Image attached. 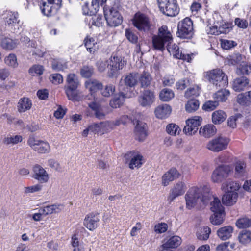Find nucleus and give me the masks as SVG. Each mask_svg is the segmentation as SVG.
<instances>
[{
	"label": "nucleus",
	"instance_id": "nucleus-1",
	"mask_svg": "<svg viewBox=\"0 0 251 251\" xmlns=\"http://www.w3.org/2000/svg\"><path fill=\"white\" fill-rule=\"evenodd\" d=\"M206 189H189L185 196L186 207L190 209L193 208L199 201H201L204 204L213 198L211 202V210L213 212H224V208L222 206L220 200L205 191Z\"/></svg>",
	"mask_w": 251,
	"mask_h": 251
},
{
	"label": "nucleus",
	"instance_id": "nucleus-2",
	"mask_svg": "<svg viewBox=\"0 0 251 251\" xmlns=\"http://www.w3.org/2000/svg\"><path fill=\"white\" fill-rule=\"evenodd\" d=\"M173 41V38L171 32L168 30V27L163 25L159 28L158 35L153 36L152 42L153 48L155 50L162 51L164 49L165 45L170 43Z\"/></svg>",
	"mask_w": 251,
	"mask_h": 251
},
{
	"label": "nucleus",
	"instance_id": "nucleus-3",
	"mask_svg": "<svg viewBox=\"0 0 251 251\" xmlns=\"http://www.w3.org/2000/svg\"><path fill=\"white\" fill-rule=\"evenodd\" d=\"M205 78L217 87H225L228 85L227 76L220 69H215L205 73Z\"/></svg>",
	"mask_w": 251,
	"mask_h": 251
},
{
	"label": "nucleus",
	"instance_id": "nucleus-4",
	"mask_svg": "<svg viewBox=\"0 0 251 251\" xmlns=\"http://www.w3.org/2000/svg\"><path fill=\"white\" fill-rule=\"evenodd\" d=\"M176 35L183 39H190L193 36V25L190 18L186 17L178 22Z\"/></svg>",
	"mask_w": 251,
	"mask_h": 251
},
{
	"label": "nucleus",
	"instance_id": "nucleus-5",
	"mask_svg": "<svg viewBox=\"0 0 251 251\" xmlns=\"http://www.w3.org/2000/svg\"><path fill=\"white\" fill-rule=\"evenodd\" d=\"M160 11L165 15L174 17L179 10L176 0H157Z\"/></svg>",
	"mask_w": 251,
	"mask_h": 251
},
{
	"label": "nucleus",
	"instance_id": "nucleus-6",
	"mask_svg": "<svg viewBox=\"0 0 251 251\" xmlns=\"http://www.w3.org/2000/svg\"><path fill=\"white\" fill-rule=\"evenodd\" d=\"M103 11L108 25L111 27H116L122 24L123 17L116 8L107 9L104 7Z\"/></svg>",
	"mask_w": 251,
	"mask_h": 251
},
{
	"label": "nucleus",
	"instance_id": "nucleus-7",
	"mask_svg": "<svg viewBox=\"0 0 251 251\" xmlns=\"http://www.w3.org/2000/svg\"><path fill=\"white\" fill-rule=\"evenodd\" d=\"M232 170V167L229 165H220L213 172L211 176L212 181L214 183L221 182L228 177Z\"/></svg>",
	"mask_w": 251,
	"mask_h": 251
},
{
	"label": "nucleus",
	"instance_id": "nucleus-8",
	"mask_svg": "<svg viewBox=\"0 0 251 251\" xmlns=\"http://www.w3.org/2000/svg\"><path fill=\"white\" fill-rule=\"evenodd\" d=\"M126 62L121 57L112 56L111 57L110 69L108 75L110 77H117L119 75V71L123 68Z\"/></svg>",
	"mask_w": 251,
	"mask_h": 251
},
{
	"label": "nucleus",
	"instance_id": "nucleus-9",
	"mask_svg": "<svg viewBox=\"0 0 251 251\" xmlns=\"http://www.w3.org/2000/svg\"><path fill=\"white\" fill-rule=\"evenodd\" d=\"M229 143L227 138L220 136L210 140L207 144L206 147L214 152H219L226 149Z\"/></svg>",
	"mask_w": 251,
	"mask_h": 251
},
{
	"label": "nucleus",
	"instance_id": "nucleus-10",
	"mask_svg": "<svg viewBox=\"0 0 251 251\" xmlns=\"http://www.w3.org/2000/svg\"><path fill=\"white\" fill-rule=\"evenodd\" d=\"M139 74L137 73H131L123 76L119 83V88L120 91H125L126 87H133L137 84Z\"/></svg>",
	"mask_w": 251,
	"mask_h": 251
},
{
	"label": "nucleus",
	"instance_id": "nucleus-11",
	"mask_svg": "<svg viewBox=\"0 0 251 251\" xmlns=\"http://www.w3.org/2000/svg\"><path fill=\"white\" fill-rule=\"evenodd\" d=\"M133 24L140 31H148L149 30L151 24L148 18L144 14L136 13L133 19Z\"/></svg>",
	"mask_w": 251,
	"mask_h": 251
},
{
	"label": "nucleus",
	"instance_id": "nucleus-12",
	"mask_svg": "<svg viewBox=\"0 0 251 251\" xmlns=\"http://www.w3.org/2000/svg\"><path fill=\"white\" fill-rule=\"evenodd\" d=\"M201 117L195 116L186 120L183 132L187 135H194L197 132L198 127L201 125Z\"/></svg>",
	"mask_w": 251,
	"mask_h": 251
},
{
	"label": "nucleus",
	"instance_id": "nucleus-13",
	"mask_svg": "<svg viewBox=\"0 0 251 251\" xmlns=\"http://www.w3.org/2000/svg\"><path fill=\"white\" fill-rule=\"evenodd\" d=\"M167 48L168 52L171 54H172L174 57L182 59L188 62L191 61L192 59L191 55L189 54H185L182 51L180 52L178 46L175 44H173L172 41L170 42V43H167Z\"/></svg>",
	"mask_w": 251,
	"mask_h": 251
},
{
	"label": "nucleus",
	"instance_id": "nucleus-14",
	"mask_svg": "<svg viewBox=\"0 0 251 251\" xmlns=\"http://www.w3.org/2000/svg\"><path fill=\"white\" fill-rule=\"evenodd\" d=\"M107 0H92L90 6L86 2L82 6V11L84 15H93L95 14L99 10V4L100 2L101 5L104 4Z\"/></svg>",
	"mask_w": 251,
	"mask_h": 251
},
{
	"label": "nucleus",
	"instance_id": "nucleus-15",
	"mask_svg": "<svg viewBox=\"0 0 251 251\" xmlns=\"http://www.w3.org/2000/svg\"><path fill=\"white\" fill-rule=\"evenodd\" d=\"M99 221V217L97 214L90 213L86 216L83 223L87 229L93 231L98 226Z\"/></svg>",
	"mask_w": 251,
	"mask_h": 251
},
{
	"label": "nucleus",
	"instance_id": "nucleus-16",
	"mask_svg": "<svg viewBox=\"0 0 251 251\" xmlns=\"http://www.w3.org/2000/svg\"><path fill=\"white\" fill-rule=\"evenodd\" d=\"M250 87V80L245 76L235 78L232 83V88L236 92L247 89Z\"/></svg>",
	"mask_w": 251,
	"mask_h": 251
},
{
	"label": "nucleus",
	"instance_id": "nucleus-17",
	"mask_svg": "<svg viewBox=\"0 0 251 251\" xmlns=\"http://www.w3.org/2000/svg\"><path fill=\"white\" fill-rule=\"evenodd\" d=\"M33 177L41 183L47 182L49 179L48 174L45 169L39 165H36L33 168Z\"/></svg>",
	"mask_w": 251,
	"mask_h": 251
},
{
	"label": "nucleus",
	"instance_id": "nucleus-18",
	"mask_svg": "<svg viewBox=\"0 0 251 251\" xmlns=\"http://www.w3.org/2000/svg\"><path fill=\"white\" fill-rule=\"evenodd\" d=\"M154 100V93L150 90H145L139 98V102L143 107L150 106Z\"/></svg>",
	"mask_w": 251,
	"mask_h": 251
},
{
	"label": "nucleus",
	"instance_id": "nucleus-19",
	"mask_svg": "<svg viewBox=\"0 0 251 251\" xmlns=\"http://www.w3.org/2000/svg\"><path fill=\"white\" fill-rule=\"evenodd\" d=\"M172 112L171 107L167 104H162L157 106L154 110L156 118L160 119H165L169 116Z\"/></svg>",
	"mask_w": 251,
	"mask_h": 251
},
{
	"label": "nucleus",
	"instance_id": "nucleus-20",
	"mask_svg": "<svg viewBox=\"0 0 251 251\" xmlns=\"http://www.w3.org/2000/svg\"><path fill=\"white\" fill-rule=\"evenodd\" d=\"M238 190L234 189V190L228 191L226 192L222 197L223 204L227 206H231L235 203L238 197L236 190Z\"/></svg>",
	"mask_w": 251,
	"mask_h": 251
},
{
	"label": "nucleus",
	"instance_id": "nucleus-21",
	"mask_svg": "<svg viewBox=\"0 0 251 251\" xmlns=\"http://www.w3.org/2000/svg\"><path fill=\"white\" fill-rule=\"evenodd\" d=\"M180 174L176 168H172L167 172L163 176L162 183L163 186H167L170 182L178 178Z\"/></svg>",
	"mask_w": 251,
	"mask_h": 251
},
{
	"label": "nucleus",
	"instance_id": "nucleus-22",
	"mask_svg": "<svg viewBox=\"0 0 251 251\" xmlns=\"http://www.w3.org/2000/svg\"><path fill=\"white\" fill-rule=\"evenodd\" d=\"M146 124L143 122L137 121L135 128V138L139 141H143L147 136L146 131Z\"/></svg>",
	"mask_w": 251,
	"mask_h": 251
},
{
	"label": "nucleus",
	"instance_id": "nucleus-23",
	"mask_svg": "<svg viewBox=\"0 0 251 251\" xmlns=\"http://www.w3.org/2000/svg\"><path fill=\"white\" fill-rule=\"evenodd\" d=\"M19 14L17 12L7 11L4 15V21L6 25L14 26L19 23Z\"/></svg>",
	"mask_w": 251,
	"mask_h": 251
},
{
	"label": "nucleus",
	"instance_id": "nucleus-24",
	"mask_svg": "<svg viewBox=\"0 0 251 251\" xmlns=\"http://www.w3.org/2000/svg\"><path fill=\"white\" fill-rule=\"evenodd\" d=\"M152 81L151 74L148 71H144L140 75H139L138 81L142 88H146L150 86Z\"/></svg>",
	"mask_w": 251,
	"mask_h": 251
},
{
	"label": "nucleus",
	"instance_id": "nucleus-25",
	"mask_svg": "<svg viewBox=\"0 0 251 251\" xmlns=\"http://www.w3.org/2000/svg\"><path fill=\"white\" fill-rule=\"evenodd\" d=\"M64 208L62 204H52L51 205H47L41 207L40 209L41 212L43 214V216H46L49 214L58 213Z\"/></svg>",
	"mask_w": 251,
	"mask_h": 251
},
{
	"label": "nucleus",
	"instance_id": "nucleus-26",
	"mask_svg": "<svg viewBox=\"0 0 251 251\" xmlns=\"http://www.w3.org/2000/svg\"><path fill=\"white\" fill-rule=\"evenodd\" d=\"M233 231V228L231 226H225L219 229L217 234L220 239L226 240L231 237Z\"/></svg>",
	"mask_w": 251,
	"mask_h": 251
},
{
	"label": "nucleus",
	"instance_id": "nucleus-27",
	"mask_svg": "<svg viewBox=\"0 0 251 251\" xmlns=\"http://www.w3.org/2000/svg\"><path fill=\"white\" fill-rule=\"evenodd\" d=\"M216 132L215 126L212 124H208L200 128L199 134L204 137L209 138Z\"/></svg>",
	"mask_w": 251,
	"mask_h": 251
},
{
	"label": "nucleus",
	"instance_id": "nucleus-28",
	"mask_svg": "<svg viewBox=\"0 0 251 251\" xmlns=\"http://www.w3.org/2000/svg\"><path fill=\"white\" fill-rule=\"evenodd\" d=\"M181 238L179 236H173L162 245V247L164 249L170 250V248L177 247L181 244Z\"/></svg>",
	"mask_w": 251,
	"mask_h": 251
},
{
	"label": "nucleus",
	"instance_id": "nucleus-29",
	"mask_svg": "<svg viewBox=\"0 0 251 251\" xmlns=\"http://www.w3.org/2000/svg\"><path fill=\"white\" fill-rule=\"evenodd\" d=\"M42 13L47 17L51 16L56 13L58 10L53 5L49 4L48 2L43 1L40 6Z\"/></svg>",
	"mask_w": 251,
	"mask_h": 251
},
{
	"label": "nucleus",
	"instance_id": "nucleus-30",
	"mask_svg": "<svg viewBox=\"0 0 251 251\" xmlns=\"http://www.w3.org/2000/svg\"><path fill=\"white\" fill-rule=\"evenodd\" d=\"M32 106L31 100L27 98H23L20 99L18 103V111L20 112H24L29 110Z\"/></svg>",
	"mask_w": 251,
	"mask_h": 251
},
{
	"label": "nucleus",
	"instance_id": "nucleus-31",
	"mask_svg": "<svg viewBox=\"0 0 251 251\" xmlns=\"http://www.w3.org/2000/svg\"><path fill=\"white\" fill-rule=\"evenodd\" d=\"M127 96L123 92H120L117 95L110 101V105L113 108H117L120 107L124 103L125 99Z\"/></svg>",
	"mask_w": 251,
	"mask_h": 251
},
{
	"label": "nucleus",
	"instance_id": "nucleus-32",
	"mask_svg": "<svg viewBox=\"0 0 251 251\" xmlns=\"http://www.w3.org/2000/svg\"><path fill=\"white\" fill-rule=\"evenodd\" d=\"M18 44L17 40L6 37L2 39L1 46L5 50H11L16 48Z\"/></svg>",
	"mask_w": 251,
	"mask_h": 251
},
{
	"label": "nucleus",
	"instance_id": "nucleus-33",
	"mask_svg": "<svg viewBox=\"0 0 251 251\" xmlns=\"http://www.w3.org/2000/svg\"><path fill=\"white\" fill-rule=\"evenodd\" d=\"M80 85L78 77L74 74H70L67 75L66 84L64 88H77Z\"/></svg>",
	"mask_w": 251,
	"mask_h": 251
},
{
	"label": "nucleus",
	"instance_id": "nucleus-34",
	"mask_svg": "<svg viewBox=\"0 0 251 251\" xmlns=\"http://www.w3.org/2000/svg\"><path fill=\"white\" fill-rule=\"evenodd\" d=\"M102 84L95 79H89L85 83L86 88L88 89L91 93H94L102 87Z\"/></svg>",
	"mask_w": 251,
	"mask_h": 251
},
{
	"label": "nucleus",
	"instance_id": "nucleus-35",
	"mask_svg": "<svg viewBox=\"0 0 251 251\" xmlns=\"http://www.w3.org/2000/svg\"><path fill=\"white\" fill-rule=\"evenodd\" d=\"M226 117L227 115L224 111L218 110L213 112L212 121L214 124H220L223 122Z\"/></svg>",
	"mask_w": 251,
	"mask_h": 251
},
{
	"label": "nucleus",
	"instance_id": "nucleus-36",
	"mask_svg": "<svg viewBox=\"0 0 251 251\" xmlns=\"http://www.w3.org/2000/svg\"><path fill=\"white\" fill-rule=\"evenodd\" d=\"M237 101L240 104L246 105H251V91H249L244 93H241L238 95Z\"/></svg>",
	"mask_w": 251,
	"mask_h": 251
},
{
	"label": "nucleus",
	"instance_id": "nucleus-37",
	"mask_svg": "<svg viewBox=\"0 0 251 251\" xmlns=\"http://www.w3.org/2000/svg\"><path fill=\"white\" fill-rule=\"evenodd\" d=\"M23 137L20 135H9L3 139V143L6 145H14L21 143Z\"/></svg>",
	"mask_w": 251,
	"mask_h": 251
},
{
	"label": "nucleus",
	"instance_id": "nucleus-38",
	"mask_svg": "<svg viewBox=\"0 0 251 251\" xmlns=\"http://www.w3.org/2000/svg\"><path fill=\"white\" fill-rule=\"evenodd\" d=\"M230 94V92L228 90L222 89L214 93L213 98L214 100L219 102L225 101Z\"/></svg>",
	"mask_w": 251,
	"mask_h": 251
},
{
	"label": "nucleus",
	"instance_id": "nucleus-39",
	"mask_svg": "<svg viewBox=\"0 0 251 251\" xmlns=\"http://www.w3.org/2000/svg\"><path fill=\"white\" fill-rule=\"evenodd\" d=\"M244 56L239 53H235L229 56L226 59V62L229 65L235 66L240 64L243 62Z\"/></svg>",
	"mask_w": 251,
	"mask_h": 251
},
{
	"label": "nucleus",
	"instance_id": "nucleus-40",
	"mask_svg": "<svg viewBox=\"0 0 251 251\" xmlns=\"http://www.w3.org/2000/svg\"><path fill=\"white\" fill-rule=\"evenodd\" d=\"M77 88H64L66 95L69 100L72 101H78L79 100Z\"/></svg>",
	"mask_w": 251,
	"mask_h": 251
},
{
	"label": "nucleus",
	"instance_id": "nucleus-41",
	"mask_svg": "<svg viewBox=\"0 0 251 251\" xmlns=\"http://www.w3.org/2000/svg\"><path fill=\"white\" fill-rule=\"evenodd\" d=\"M174 92L170 89L164 88L162 89L159 94L160 100L163 101H168L174 97Z\"/></svg>",
	"mask_w": 251,
	"mask_h": 251
},
{
	"label": "nucleus",
	"instance_id": "nucleus-42",
	"mask_svg": "<svg viewBox=\"0 0 251 251\" xmlns=\"http://www.w3.org/2000/svg\"><path fill=\"white\" fill-rule=\"evenodd\" d=\"M250 72H251V64L244 61L242 62L236 70V73L238 75H247Z\"/></svg>",
	"mask_w": 251,
	"mask_h": 251
},
{
	"label": "nucleus",
	"instance_id": "nucleus-43",
	"mask_svg": "<svg viewBox=\"0 0 251 251\" xmlns=\"http://www.w3.org/2000/svg\"><path fill=\"white\" fill-rule=\"evenodd\" d=\"M200 102L196 99H191L185 104V109L189 113L196 111L199 107Z\"/></svg>",
	"mask_w": 251,
	"mask_h": 251
},
{
	"label": "nucleus",
	"instance_id": "nucleus-44",
	"mask_svg": "<svg viewBox=\"0 0 251 251\" xmlns=\"http://www.w3.org/2000/svg\"><path fill=\"white\" fill-rule=\"evenodd\" d=\"M239 242L242 244H247L251 241V232L249 230H242L238 235Z\"/></svg>",
	"mask_w": 251,
	"mask_h": 251
},
{
	"label": "nucleus",
	"instance_id": "nucleus-45",
	"mask_svg": "<svg viewBox=\"0 0 251 251\" xmlns=\"http://www.w3.org/2000/svg\"><path fill=\"white\" fill-rule=\"evenodd\" d=\"M224 216L225 211L214 212L210 217L211 222L215 225H220L224 221Z\"/></svg>",
	"mask_w": 251,
	"mask_h": 251
},
{
	"label": "nucleus",
	"instance_id": "nucleus-46",
	"mask_svg": "<svg viewBox=\"0 0 251 251\" xmlns=\"http://www.w3.org/2000/svg\"><path fill=\"white\" fill-rule=\"evenodd\" d=\"M4 62L6 65L13 68H16L18 65L17 57L13 53H10L5 57Z\"/></svg>",
	"mask_w": 251,
	"mask_h": 251
},
{
	"label": "nucleus",
	"instance_id": "nucleus-47",
	"mask_svg": "<svg viewBox=\"0 0 251 251\" xmlns=\"http://www.w3.org/2000/svg\"><path fill=\"white\" fill-rule=\"evenodd\" d=\"M142 159L143 156L139 154L133 156L129 164V168L133 169L135 168L140 167L143 164Z\"/></svg>",
	"mask_w": 251,
	"mask_h": 251
},
{
	"label": "nucleus",
	"instance_id": "nucleus-48",
	"mask_svg": "<svg viewBox=\"0 0 251 251\" xmlns=\"http://www.w3.org/2000/svg\"><path fill=\"white\" fill-rule=\"evenodd\" d=\"M84 42V45L89 52L92 53L95 51L96 50L95 45L96 42L95 41L94 39L87 37L85 39Z\"/></svg>",
	"mask_w": 251,
	"mask_h": 251
},
{
	"label": "nucleus",
	"instance_id": "nucleus-49",
	"mask_svg": "<svg viewBox=\"0 0 251 251\" xmlns=\"http://www.w3.org/2000/svg\"><path fill=\"white\" fill-rule=\"evenodd\" d=\"M50 146L49 143L41 140L37 148L34 151L40 153H46L50 152Z\"/></svg>",
	"mask_w": 251,
	"mask_h": 251
},
{
	"label": "nucleus",
	"instance_id": "nucleus-50",
	"mask_svg": "<svg viewBox=\"0 0 251 251\" xmlns=\"http://www.w3.org/2000/svg\"><path fill=\"white\" fill-rule=\"evenodd\" d=\"M101 94L105 97H109L111 96L115 92V87L111 84H107L105 85L103 88L101 89Z\"/></svg>",
	"mask_w": 251,
	"mask_h": 251
},
{
	"label": "nucleus",
	"instance_id": "nucleus-51",
	"mask_svg": "<svg viewBox=\"0 0 251 251\" xmlns=\"http://www.w3.org/2000/svg\"><path fill=\"white\" fill-rule=\"evenodd\" d=\"M242 118V115L239 113L230 116L227 120V124L231 128L236 127L237 123Z\"/></svg>",
	"mask_w": 251,
	"mask_h": 251
},
{
	"label": "nucleus",
	"instance_id": "nucleus-52",
	"mask_svg": "<svg viewBox=\"0 0 251 251\" xmlns=\"http://www.w3.org/2000/svg\"><path fill=\"white\" fill-rule=\"evenodd\" d=\"M181 129L179 127L175 124H170L166 126L167 132L171 135L179 134Z\"/></svg>",
	"mask_w": 251,
	"mask_h": 251
},
{
	"label": "nucleus",
	"instance_id": "nucleus-53",
	"mask_svg": "<svg viewBox=\"0 0 251 251\" xmlns=\"http://www.w3.org/2000/svg\"><path fill=\"white\" fill-rule=\"evenodd\" d=\"M246 164L241 161H237L235 166V174L238 176L243 175L245 172Z\"/></svg>",
	"mask_w": 251,
	"mask_h": 251
},
{
	"label": "nucleus",
	"instance_id": "nucleus-54",
	"mask_svg": "<svg viewBox=\"0 0 251 251\" xmlns=\"http://www.w3.org/2000/svg\"><path fill=\"white\" fill-rule=\"evenodd\" d=\"M236 225L239 228H246L251 226V220L248 218H242L238 219Z\"/></svg>",
	"mask_w": 251,
	"mask_h": 251
},
{
	"label": "nucleus",
	"instance_id": "nucleus-55",
	"mask_svg": "<svg viewBox=\"0 0 251 251\" xmlns=\"http://www.w3.org/2000/svg\"><path fill=\"white\" fill-rule=\"evenodd\" d=\"M219 105V103L217 101L214 100H208L206 101L202 105V109L206 111H211L214 110Z\"/></svg>",
	"mask_w": 251,
	"mask_h": 251
},
{
	"label": "nucleus",
	"instance_id": "nucleus-56",
	"mask_svg": "<svg viewBox=\"0 0 251 251\" xmlns=\"http://www.w3.org/2000/svg\"><path fill=\"white\" fill-rule=\"evenodd\" d=\"M211 233V229L208 226H204L201 231L198 233V238L200 240H205L208 239Z\"/></svg>",
	"mask_w": 251,
	"mask_h": 251
},
{
	"label": "nucleus",
	"instance_id": "nucleus-57",
	"mask_svg": "<svg viewBox=\"0 0 251 251\" xmlns=\"http://www.w3.org/2000/svg\"><path fill=\"white\" fill-rule=\"evenodd\" d=\"M220 42L221 47L225 50H229L237 46V43L232 40L221 39Z\"/></svg>",
	"mask_w": 251,
	"mask_h": 251
},
{
	"label": "nucleus",
	"instance_id": "nucleus-58",
	"mask_svg": "<svg viewBox=\"0 0 251 251\" xmlns=\"http://www.w3.org/2000/svg\"><path fill=\"white\" fill-rule=\"evenodd\" d=\"M44 71L43 67L41 65H33L29 70V73L33 76L40 75L43 74Z\"/></svg>",
	"mask_w": 251,
	"mask_h": 251
},
{
	"label": "nucleus",
	"instance_id": "nucleus-59",
	"mask_svg": "<svg viewBox=\"0 0 251 251\" xmlns=\"http://www.w3.org/2000/svg\"><path fill=\"white\" fill-rule=\"evenodd\" d=\"M66 63L58 60H53L52 62V68L55 71H63L66 69Z\"/></svg>",
	"mask_w": 251,
	"mask_h": 251
},
{
	"label": "nucleus",
	"instance_id": "nucleus-60",
	"mask_svg": "<svg viewBox=\"0 0 251 251\" xmlns=\"http://www.w3.org/2000/svg\"><path fill=\"white\" fill-rule=\"evenodd\" d=\"M218 25V31L220 34L228 33L229 32V25L224 21H218L216 22Z\"/></svg>",
	"mask_w": 251,
	"mask_h": 251
},
{
	"label": "nucleus",
	"instance_id": "nucleus-61",
	"mask_svg": "<svg viewBox=\"0 0 251 251\" xmlns=\"http://www.w3.org/2000/svg\"><path fill=\"white\" fill-rule=\"evenodd\" d=\"M94 73L93 68L91 67L84 66L80 71L82 77L88 78L92 76Z\"/></svg>",
	"mask_w": 251,
	"mask_h": 251
},
{
	"label": "nucleus",
	"instance_id": "nucleus-62",
	"mask_svg": "<svg viewBox=\"0 0 251 251\" xmlns=\"http://www.w3.org/2000/svg\"><path fill=\"white\" fill-rule=\"evenodd\" d=\"M100 124L101 126V131H102V134L109 132L112 130V124L111 123V121L100 122Z\"/></svg>",
	"mask_w": 251,
	"mask_h": 251
},
{
	"label": "nucleus",
	"instance_id": "nucleus-63",
	"mask_svg": "<svg viewBox=\"0 0 251 251\" xmlns=\"http://www.w3.org/2000/svg\"><path fill=\"white\" fill-rule=\"evenodd\" d=\"M126 36L127 39L131 43H136L138 40L137 36L130 29L125 30Z\"/></svg>",
	"mask_w": 251,
	"mask_h": 251
},
{
	"label": "nucleus",
	"instance_id": "nucleus-64",
	"mask_svg": "<svg viewBox=\"0 0 251 251\" xmlns=\"http://www.w3.org/2000/svg\"><path fill=\"white\" fill-rule=\"evenodd\" d=\"M50 79L52 83L59 84L63 81V78L61 75L59 74H53L50 75Z\"/></svg>",
	"mask_w": 251,
	"mask_h": 251
}]
</instances>
